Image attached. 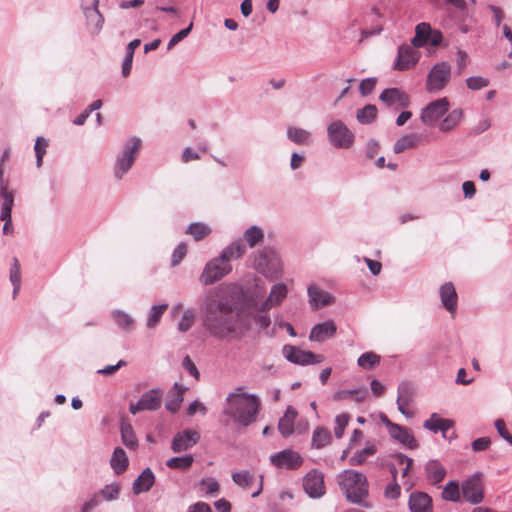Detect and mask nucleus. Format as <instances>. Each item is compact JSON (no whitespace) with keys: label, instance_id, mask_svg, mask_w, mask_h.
<instances>
[{"label":"nucleus","instance_id":"f257e3e1","mask_svg":"<svg viewBox=\"0 0 512 512\" xmlns=\"http://www.w3.org/2000/svg\"><path fill=\"white\" fill-rule=\"evenodd\" d=\"M203 325L219 338L240 335L248 328L241 315L234 312V303L228 298V291L224 287H219L207 295Z\"/></svg>","mask_w":512,"mask_h":512},{"label":"nucleus","instance_id":"f03ea898","mask_svg":"<svg viewBox=\"0 0 512 512\" xmlns=\"http://www.w3.org/2000/svg\"><path fill=\"white\" fill-rule=\"evenodd\" d=\"M260 402L255 395L244 392V387H238L226 398L223 414L233 421L248 426L256 420Z\"/></svg>","mask_w":512,"mask_h":512},{"label":"nucleus","instance_id":"7ed1b4c3","mask_svg":"<svg viewBox=\"0 0 512 512\" xmlns=\"http://www.w3.org/2000/svg\"><path fill=\"white\" fill-rule=\"evenodd\" d=\"M337 480L349 502L361 503L368 496V481L364 474L355 470H344Z\"/></svg>","mask_w":512,"mask_h":512},{"label":"nucleus","instance_id":"20e7f679","mask_svg":"<svg viewBox=\"0 0 512 512\" xmlns=\"http://www.w3.org/2000/svg\"><path fill=\"white\" fill-rule=\"evenodd\" d=\"M328 140L336 148L348 149L354 143L353 132L341 120L333 121L327 128Z\"/></svg>","mask_w":512,"mask_h":512},{"label":"nucleus","instance_id":"39448f33","mask_svg":"<svg viewBox=\"0 0 512 512\" xmlns=\"http://www.w3.org/2000/svg\"><path fill=\"white\" fill-rule=\"evenodd\" d=\"M232 271V266L220 256L211 259L204 267L200 275V282L207 286L222 279Z\"/></svg>","mask_w":512,"mask_h":512},{"label":"nucleus","instance_id":"423d86ee","mask_svg":"<svg viewBox=\"0 0 512 512\" xmlns=\"http://www.w3.org/2000/svg\"><path fill=\"white\" fill-rule=\"evenodd\" d=\"M451 67L447 62L435 64L427 76L426 89L428 92H438L450 81Z\"/></svg>","mask_w":512,"mask_h":512},{"label":"nucleus","instance_id":"0eeeda50","mask_svg":"<svg viewBox=\"0 0 512 512\" xmlns=\"http://www.w3.org/2000/svg\"><path fill=\"white\" fill-rule=\"evenodd\" d=\"M255 262L257 269L267 278L275 279L281 273L280 261L274 251L270 249L266 248L260 251Z\"/></svg>","mask_w":512,"mask_h":512},{"label":"nucleus","instance_id":"6e6552de","mask_svg":"<svg viewBox=\"0 0 512 512\" xmlns=\"http://www.w3.org/2000/svg\"><path fill=\"white\" fill-rule=\"evenodd\" d=\"M141 147V141L139 139H130L120 157L117 159L115 167V175L121 179L125 173L132 167L136 155Z\"/></svg>","mask_w":512,"mask_h":512},{"label":"nucleus","instance_id":"1a4fd4ad","mask_svg":"<svg viewBox=\"0 0 512 512\" xmlns=\"http://www.w3.org/2000/svg\"><path fill=\"white\" fill-rule=\"evenodd\" d=\"M283 354L290 362L300 365L321 363L324 360V356L321 354L304 351L292 345H285L283 347Z\"/></svg>","mask_w":512,"mask_h":512},{"label":"nucleus","instance_id":"9d476101","mask_svg":"<svg viewBox=\"0 0 512 512\" xmlns=\"http://www.w3.org/2000/svg\"><path fill=\"white\" fill-rule=\"evenodd\" d=\"M270 462L279 469L295 470L303 464V458L298 452L285 449L271 455Z\"/></svg>","mask_w":512,"mask_h":512},{"label":"nucleus","instance_id":"9b49d317","mask_svg":"<svg viewBox=\"0 0 512 512\" xmlns=\"http://www.w3.org/2000/svg\"><path fill=\"white\" fill-rule=\"evenodd\" d=\"M163 392L160 389H151L144 393L137 403L130 404L129 411L136 414L139 411H154L160 408Z\"/></svg>","mask_w":512,"mask_h":512},{"label":"nucleus","instance_id":"f8f14e48","mask_svg":"<svg viewBox=\"0 0 512 512\" xmlns=\"http://www.w3.org/2000/svg\"><path fill=\"white\" fill-rule=\"evenodd\" d=\"M420 53L411 45H401L394 63V69L405 71L413 68L419 61Z\"/></svg>","mask_w":512,"mask_h":512},{"label":"nucleus","instance_id":"ddd939ff","mask_svg":"<svg viewBox=\"0 0 512 512\" xmlns=\"http://www.w3.org/2000/svg\"><path fill=\"white\" fill-rule=\"evenodd\" d=\"M447 98H441L428 104L421 113V120L426 125L436 123L449 109Z\"/></svg>","mask_w":512,"mask_h":512},{"label":"nucleus","instance_id":"4468645a","mask_svg":"<svg viewBox=\"0 0 512 512\" xmlns=\"http://www.w3.org/2000/svg\"><path fill=\"white\" fill-rule=\"evenodd\" d=\"M233 482L244 490H249L255 483L257 488L251 493L253 498L259 496L263 490V476L256 477L250 471L244 470L232 474Z\"/></svg>","mask_w":512,"mask_h":512},{"label":"nucleus","instance_id":"2eb2a0df","mask_svg":"<svg viewBox=\"0 0 512 512\" xmlns=\"http://www.w3.org/2000/svg\"><path fill=\"white\" fill-rule=\"evenodd\" d=\"M303 487L310 497H321L325 493L323 474L317 470H311L303 479Z\"/></svg>","mask_w":512,"mask_h":512},{"label":"nucleus","instance_id":"dca6fc26","mask_svg":"<svg viewBox=\"0 0 512 512\" xmlns=\"http://www.w3.org/2000/svg\"><path fill=\"white\" fill-rule=\"evenodd\" d=\"M382 421L387 426L388 432L392 438L406 445L410 449L418 447L417 441L408 429L398 424H394L386 416L383 417Z\"/></svg>","mask_w":512,"mask_h":512},{"label":"nucleus","instance_id":"f3484780","mask_svg":"<svg viewBox=\"0 0 512 512\" xmlns=\"http://www.w3.org/2000/svg\"><path fill=\"white\" fill-rule=\"evenodd\" d=\"M86 7L84 13L88 29L92 34H97L104 23V18L98 10V0H83Z\"/></svg>","mask_w":512,"mask_h":512},{"label":"nucleus","instance_id":"a211bd4d","mask_svg":"<svg viewBox=\"0 0 512 512\" xmlns=\"http://www.w3.org/2000/svg\"><path fill=\"white\" fill-rule=\"evenodd\" d=\"M200 439V434L196 430H185L176 434L172 440L171 449L175 453H180L193 447Z\"/></svg>","mask_w":512,"mask_h":512},{"label":"nucleus","instance_id":"6ab92c4d","mask_svg":"<svg viewBox=\"0 0 512 512\" xmlns=\"http://www.w3.org/2000/svg\"><path fill=\"white\" fill-rule=\"evenodd\" d=\"M379 99L387 106L405 108L409 105V97L406 93L397 88L385 89L379 96Z\"/></svg>","mask_w":512,"mask_h":512},{"label":"nucleus","instance_id":"aec40b11","mask_svg":"<svg viewBox=\"0 0 512 512\" xmlns=\"http://www.w3.org/2000/svg\"><path fill=\"white\" fill-rule=\"evenodd\" d=\"M439 295L443 307L452 315L455 314L458 303V295L452 282H446L439 288Z\"/></svg>","mask_w":512,"mask_h":512},{"label":"nucleus","instance_id":"412c9836","mask_svg":"<svg viewBox=\"0 0 512 512\" xmlns=\"http://www.w3.org/2000/svg\"><path fill=\"white\" fill-rule=\"evenodd\" d=\"M288 289L283 283L275 284L270 291L268 298L261 304L259 310L266 312L273 306H279L282 301L287 297Z\"/></svg>","mask_w":512,"mask_h":512},{"label":"nucleus","instance_id":"4be33fe9","mask_svg":"<svg viewBox=\"0 0 512 512\" xmlns=\"http://www.w3.org/2000/svg\"><path fill=\"white\" fill-rule=\"evenodd\" d=\"M462 494L466 501L477 504L483 500V491L479 478H471L462 486Z\"/></svg>","mask_w":512,"mask_h":512},{"label":"nucleus","instance_id":"5701e85b","mask_svg":"<svg viewBox=\"0 0 512 512\" xmlns=\"http://www.w3.org/2000/svg\"><path fill=\"white\" fill-rule=\"evenodd\" d=\"M413 394V388L409 383L403 382L399 385L397 405L399 411L407 417L413 415V413L409 410V405L413 399Z\"/></svg>","mask_w":512,"mask_h":512},{"label":"nucleus","instance_id":"b1692460","mask_svg":"<svg viewBox=\"0 0 512 512\" xmlns=\"http://www.w3.org/2000/svg\"><path fill=\"white\" fill-rule=\"evenodd\" d=\"M337 331V327L332 320L315 325L310 332V340L316 342H324L333 337Z\"/></svg>","mask_w":512,"mask_h":512},{"label":"nucleus","instance_id":"393cba45","mask_svg":"<svg viewBox=\"0 0 512 512\" xmlns=\"http://www.w3.org/2000/svg\"><path fill=\"white\" fill-rule=\"evenodd\" d=\"M409 508L411 512H431L432 499L423 492H416L410 495Z\"/></svg>","mask_w":512,"mask_h":512},{"label":"nucleus","instance_id":"a878e982","mask_svg":"<svg viewBox=\"0 0 512 512\" xmlns=\"http://www.w3.org/2000/svg\"><path fill=\"white\" fill-rule=\"evenodd\" d=\"M187 390L186 387L179 383H175L173 388L169 391L166 401V409L171 413H176L183 402V395Z\"/></svg>","mask_w":512,"mask_h":512},{"label":"nucleus","instance_id":"bb28decb","mask_svg":"<svg viewBox=\"0 0 512 512\" xmlns=\"http://www.w3.org/2000/svg\"><path fill=\"white\" fill-rule=\"evenodd\" d=\"M308 294L310 298L309 302L314 309H319L334 302L333 296L318 289L316 286H310L308 288Z\"/></svg>","mask_w":512,"mask_h":512},{"label":"nucleus","instance_id":"cd10ccee","mask_svg":"<svg viewBox=\"0 0 512 512\" xmlns=\"http://www.w3.org/2000/svg\"><path fill=\"white\" fill-rule=\"evenodd\" d=\"M155 477L151 469L146 468L134 481L133 491L135 494L147 492L153 486Z\"/></svg>","mask_w":512,"mask_h":512},{"label":"nucleus","instance_id":"c85d7f7f","mask_svg":"<svg viewBox=\"0 0 512 512\" xmlns=\"http://www.w3.org/2000/svg\"><path fill=\"white\" fill-rule=\"evenodd\" d=\"M246 252V247L241 240H237L228 245L219 255L227 263L241 258Z\"/></svg>","mask_w":512,"mask_h":512},{"label":"nucleus","instance_id":"c756f323","mask_svg":"<svg viewBox=\"0 0 512 512\" xmlns=\"http://www.w3.org/2000/svg\"><path fill=\"white\" fill-rule=\"evenodd\" d=\"M297 416V412L292 408L288 407L284 416L279 420L278 430L283 437H288L294 432V421Z\"/></svg>","mask_w":512,"mask_h":512},{"label":"nucleus","instance_id":"7c9ffc66","mask_svg":"<svg viewBox=\"0 0 512 512\" xmlns=\"http://www.w3.org/2000/svg\"><path fill=\"white\" fill-rule=\"evenodd\" d=\"M368 395L366 388L361 387L354 390H339L334 393L333 399L335 401H343L346 399H354L356 402H363Z\"/></svg>","mask_w":512,"mask_h":512},{"label":"nucleus","instance_id":"2f4dec72","mask_svg":"<svg viewBox=\"0 0 512 512\" xmlns=\"http://www.w3.org/2000/svg\"><path fill=\"white\" fill-rule=\"evenodd\" d=\"M421 142V136L418 134H408L399 138L394 145V152L399 154L407 149L417 147Z\"/></svg>","mask_w":512,"mask_h":512},{"label":"nucleus","instance_id":"473e14b6","mask_svg":"<svg viewBox=\"0 0 512 512\" xmlns=\"http://www.w3.org/2000/svg\"><path fill=\"white\" fill-rule=\"evenodd\" d=\"M463 118V111L461 109H454L439 124V129L442 132H449L455 129Z\"/></svg>","mask_w":512,"mask_h":512},{"label":"nucleus","instance_id":"72a5a7b5","mask_svg":"<svg viewBox=\"0 0 512 512\" xmlns=\"http://www.w3.org/2000/svg\"><path fill=\"white\" fill-rule=\"evenodd\" d=\"M425 470L429 480L434 484L443 481L446 476V470L436 460L429 461L425 466Z\"/></svg>","mask_w":512,"mask_h":512},{"label":"nucleus","instance_id":"f704fd0d","mask_svg":"<svg viewBox=\"0 0 512 512\" xmlns=\"http://www.w3.org/2000/svg\"><path fill=\"white\" fill-rule=\"evenodd\" d=\"M112 469L117 474L123 473L128 467V458L122 448L117 447L110 460Z\"/></svg>","mask_w":512,"mask_h":512},{"label":"nucleus","instance_id":"c9c22d12","mask_svg":"<svg viewBox=\"0 0 512 512\" xmlns=\"http://www.w3.org/2000/svg\"><path fill=\"white\" fill-rule=\"evenodd\" d=\"M287 136L292 142L298 145H309L311 143L310 132L299 127H289Z\"/></svg>","mask_w":512,"mask_h":512},{"label":"nucleus","instance_id":"e433bc0d","mask_svg":"<svg viewBox=\"0 0 512 512\" xmlns=\"http://www.w3.org/2000/svg\"><path fill=\"white\" fill-rule=\"evenodd\" d=\"M431 27L427 23H420L416 26L415 36L412 39L414 47H423L428 43V38L431 33Z\"/></svg>","mask_w":512,"mask_h":512},{"label":"nucleus","instance_id":"4c0bfd02","mask_svg":"<svg viewBox=\"0 0 512 512\" xmlns=\"http://www.w3.org/2000/svg\"><path fill=\"white\" fill-rule=\"evenodd\" d=\"M120 430L123 444L129 449H136L138 440L131 424L122 422Z\"/></svg>","mask_w":512,"mask_h":512},{"label":"nucleus","instance_id":"58836bf2","mask_svg":"<svg viewBox=\"0 0 512 512\" xmlns=\"http://www.w3.org/2000/svg\"><path fill=\"white\" fill-rule=\"evenodd\" d=\"M381 362V356L373 351L363 353L357 360V364L364 370H371Z\"/></svg>","mask_w":512,"mask_h":512},{"label":"nucleus","instance_id":"ea45409f","mask_svg":"<svg viewBox=\"0 0 512 512\" xmlns=\"http://www.w3.org/2000/svg\"><path fill=\"white\" fill-rule=\"evenodd\" d=\"M186 233L191 235L195 241H201L211 234V228L204 223H192L187 229Z\"/></svg>","mask_w":512,"mask_h":512},{"label":"nucleus","instance_id":"a19ab883","mask_svg":"<svg viewBox=\"0 0 512 512\" xmlns=\"http://www.w3.org/2000/svg\"><path fill=\"white\" fill-rule=\"evenodd\" d=\"M331 441L330 432L323 427H318L314 430L312 435V446L316 449H321L328 445Z\"/></svg>","mask_w":512,"mask_h":512},{"label":"nucleus","instance_id":"79ce46f5","mask_svg":"<svg viewBox=\"0 0 512 512\" xmlns=\"http://www.w3.org/2000/svg\"><path fill=\"white\" fill-rule=\"evenodd\" d=\"M243 239L249 245V247L253 248L263 241L264 233L261 228L257 226H251L244 232Z\"/></svg>","mask_w":512,"mask_h":512},{"label":"nucleus","instance_id":"37998d69","mask_svg":"<svg viewBox=\"0 0 512 512\" xmlns=\"http://www.w3.org/2000/svg\"><path fill=\"white\" fill-rule=\"evenodd\" d=\"M193 461H194V458L192 455H185L182 457L170 458L166 462V465L171 469L185 471L191 467V465L193 464Z\"/></svg>","mask_w":512,"mask_h":512},{"label":"nucleus","instance_id":"c03bdc74","mask_svg":"<svg viewBox=\"0 0 512 512\" xmlns=\"http://www.w3.org/2000/svg\"><path fill=\"white\" fill-rule=\"evenodd\" d=\"M10 281L13 285V295L15 297L21 287V267L17 258L13 259L10 269Z\"/></svg>","mask_w":512,"mask_h":512},{"label":"nucleus","instance_id":"a18cd8bd","mask_svg":"<svg viewBox=\"0 0 512 512\" xmlns=\"http://www.w3.org/2000/svg\"><path fill=\"white\" fill-rule=\"evenodd\" d=\"M0 195L3 198L2 208H1V215L4 217H8V215L11 216L12 207L14 204V195L11 191H7L5 187L0 188Z\"/></svg>","mask_w":512,"mask_h":512},{"label":"nucleus","instance_id":"49530a36","mask_svg":"<svg viewBox=\"0 0 512 512\" xmlns=\"http://www.w3.org/2000/svg\"><path fill=\"white\" fill-rule=\"evenodd\" d=\"M377 116V108L375 105H366L364 108L358 110L357 120L363 124L371 123Z\"/></svg>","mask_w":512,"mask_h":512},{"label":"nucleus","instance_id":"de8ad7c7","mask_svg":"<svg viewBox=\"0 0 512 512\" xmlns=\"http://www.w3.org/2000/svg\"><path fill=\"white\" fill-rule=\"evenodd\" d=\"M376 449L374 446H368L361 451L356 452L349 460L351 465L359 466L362 465L366 459L375 454Z\"/></svg>","mask_w":512,"mask_h":512},{"label":"nucleus","instance_id":"09e8293b","mask_svg":"<svg viewBox=\"0 0 512 512\" xmlns=\"http://www.w3.org/2000/svg\"><path fill=\"white\" fill-rule=\"evenodd\" d=\"M442 498L447 501H458L460 499L459 486L455 482H449L446 484L442 491Z\"/></svg>","mask_w":512,"mask_h":512},{"label":"nucleus","instance_id":"8fccbe9b","mask_svg":"<svg viewBox=\"0 0 512 512\" xmlns=\"http://www.w3.org/2000/svg\"><path fill=\"white\" fill-rule=\"evenodd\" d=\"M393 482L385 488L384 495L388 499H397L401 494V487L396 482L397 470L393 468L391 470Z\"/></svg>","mask_w":512,"mask_h":512},{"label":"nucleus","instance_id":"3c124183","mask_svg":"<svg viewBox=\"0 0 512 512\" xmlns=\"http://www.w3.org/2000/svg\"><path fill=\"white\" fill-rule=\"evenodd\" d=\"M48 147V141L43 137H37L35 141L34 150L36 153V162L37 167L42 166L43 157L46 154V149Z\"/></svg>","mask_w":512,"mask_h":512},{"label":"nucleus","instance_id":"603ef678","mask_svg":"<svg viewBox=\"0 0 512 512\" xmlns=\"http://www.w3.org/2000/svg\"><path fill=\"white\" fill-rule=\"evenodd\" d=\"M200 486L207 495L216 496L220 491L219 483L213 478L202 479Z\"/></svg>","mask_w":512,"mask_h":512},{"label":"nucleus","instance_id":"864d4df0","mask_svg":"<svg viewBox=\"0 0 512 512\" xmlns=\"http://www.w3.org/2000/svg\"><path fill=\"white\" fill-rule=\"evenodd\" d=\"M350 421V415L347 413H342L336 416L335 423L336 426L334 428V434L337 438H341L344 434V430L347 427Z\"/></svg>","mask_w":512,"mask_h":512},{"label":"nucleus","instance_id":"5fc2aeb1","mask_svg":"<svg viewBox=\"0 0 512 512\" xmlns=\"http://www.w3.org/2000/svg\"><path fill=\"white\" fill-rule=\"evenodd\" d=\"M167 304H162V305H159V306H153L152 307V311H151V315L148 319V322H147V326L149 328H153L155 327L158 322L160 321L163 313L166 311L167 309Z\"/></svg>","mask_w":512,"mask_h":512},{"label":"nucleus","instance_id":"6e6d98bb","mask_svg":"<svg viewBox=\"0 0 512 512\" xmlns=\"http://www.w3.org/2000/svg\"><path fill=\"white\" fill-rule=\"evenodd\" d=\"M194 321H195V313L190 309L186 310L183 313L182 318L178 324V329L181 332H186L192 327Z\"/></svg>","mask_w":512,"mask_h":512},{"label":"nucleus","instance_id":"4d7b16f0","mask_svg":"<svg viewBox=\"0 0 512 512\" xmlns=\"http://www.w3.org/2000/svg\"><path fill=\"white\" fill-rule=\"evenodd\" d=\"M467 87L471 90H480L489 85V80L480 76H473L466 79Z\"/></svg>","mask_w":512,"mask_h":512},{"label":"nucleus","instance_id":"13d9d810","mask_svg":"<svg viewBox=\"0 0 512 512\" xmlns=\"http://www.w3.org/2000/svg\"><path fill=\"white\" fill-rule=\"evenodd\" d=\"M113 318L115 322L123 329H130L133 326V319L124 312H114Z\"/></svg>","mask_w":512,"mask_h":512},{"label":"nucleus","instance_id":"bf43d9fd","mask_svg":"<svg viewBox=\"0 0 512 512\" xmlns=\"http://www.w3.org/2000/svg\"><path fill=\"white\" fill-rule=\"evenodd\" d=\"M395 460L398 465L402 466V477L406 478L412 467L413 460L404 454H396Z\"/></svg>","mask_w":512,"mask_h":512},{"label":"nucleus","instance_id":"052dcab7","mask_svg":"<svg viewBox=\"0 0 512 512\" xmlns=\"http://www.w3.org/2000/svg\"><path fill=\"white\" fill-rule=\"evenodd\" d=\"M187 254V245L180 243L172 254V265L177 266Z\"/></svg>","mask_w":512,"mask_h":512},{"label":"nucleus","instance_id":"680f3d73","mask_svg":"<svg viewBox=\"0 0 512 512\" xmlns=\"http://www.w3.org/2000/svg\"><path fill=\"white\" fill-rule=\"evenodd\" d=\"M193 27V23H191L187 28L182 29L178 33L172 36L168 43V49L173 48L176 44H178L180 41H182L185 37L189 35L191 32V29Z\"/></svg>","mask_w":512,"mask_h":512},{"label":"nucleus","instance_id":"e2e57ef3","mask_svg":"<svg viewBox=\"0 0 512 512\" xmlns=\"http://www.w3.org/2000/svg\"><path fill=\"white\" fill-rule=\"evenodd\" d=\"M375 85H376V79L375 78H368V79L362 80L360 85H359L360 93L363 96H366V95L370 94L374 90Z\"/></svg>","mask_w":512,"mask_h":512},{"label":"nucleus","instance_id":"0e129e2a","mask_svg":"<svg viewBox=\"0 0 512 512\" xmlns=\"http://www.w3.org/2000/svg\"><path fill=\"white\" fill-rule=\"evenodd\" d=\"M182 366L184 369H186L189 372L190 375H192L195 378V380H199L200 373H199L196 365L194 364V362L191 360V358L189 356H186L183 359Z\"/></svg>","mask_w":512,"mask_h":512},{"label":"nucleus","instance_id":"69168bd1","mask_svg":"<svg viewBox=\"0 0 512 512\" xmlns=\"http://www.w3.org/2000/svg\"><path fill=\"white\" fill-rule=\"evenodd\" d=\"M495 428L497 429L500 436L512 445V436L509 434L508 430L506 429V424H505L504 420L497 419L495 421Z\"/></svg>","mask_w":512,"mask_h":512},{"label":"nucleus","instance_id":"338daca9","mask_svg":"<svg viewBox=\"0 0 512 512\" xmlns=\"http://www.w3.org/2000/svg\"><path fill=\"white\" fill-rule=\"evenodd\" d=\"M118 494L119 486L117 484L108 485L101 491V495L106 500H113L118 496Z\"/></svg>","mask_w":512,"mask_h":512},{"label":"nucleus","instance_id":"774afa93","mask_svg":"<svg viewBox=\"0 0 512 512\" xmlns=\"http://www.w3.org/2000/svg\"><path fill=\"white\" fill-rule=\"evenodd\" d=\"M490 444H491V441H490L489 437H480L472 442V449L475 452L483 451V450L488 449Z\"/></svg>","mask_w":512,"mask_h":512}]
</instances>
